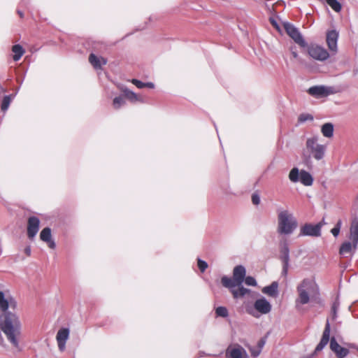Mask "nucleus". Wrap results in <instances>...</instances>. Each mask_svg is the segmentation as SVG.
I'll return each instance as SVG.
<instances>
[{"label":"nucleus","mask_w":358,"mask_h":358,"mask_svg":"<svg viewBox=\"0 0 358 358\" xmlns=\"http://www.w3.org/2000/svg\"><path fill=\"white\" fill-rule=\"evenodd\" d=\"M0 329L6 335L9 343L15 348H19V338L21 335L22 324L19 316L6 308L1 310Z\"/></svg>","instance_id":"f257e3e1"},{"label":"nucleus","mask_w":358,"mask_h":358,"mask_svg":"<svg viewBox=\"0 0 358 358\" xmlns=\"http://www.w3.org/2000/svg\"><path fill=\"white\" fill-rule=\"evenodd\" d=\"M277 212V232L279 235L289 236L298 227V222L294 214L287 209L278 208Z\"/></svg>","instance_id":"f03ea898"},{"label":"nucleus","mask_w":358,"mask_h":358,"mask_svg":"<svg viewBox=\"0 0 358 358\" xmlns=\"http://www.w3.org/2000/svg\"><path fill=\"white\" fill-rule=\"evenodd\" d=\"M298 298L296 299V306L309 303L311 298L319 294V287L315 281L310 278L303 279L297 286Z\"/></svg>","instance_id":"7ed1b4c3"},{"label":"nucleus","mask_w":358,"mask_h":358,"mask_svg":"<svg viewBox=\"0 0 358 358\" xmlns=\"http://www.w3.org/2000/svg\"><path fill=\"white\" fill-rule=\"evenodd\" d=\"M317 141V136L308 138L306 141V147L309 155H307L305 152L303 154V159L306 165L310 163V155L318 161L322 159L325 155L327 146L325 145L319 144Z\"/></svg>","instance_id":"20e7f679"},{"label":"nucleus","mask_w":358,"mask_h":358,"mask_svg":"<svg viewBox=\"0 0 358 358\" xmlns=\"http://www.w3.org/2000/svg\"><path fill=\"white\" fill-rule=\"evenodd\" d=\"M350 241L344 242L340 248L339 252L341 255L352 256L358 246V220L354 219L351 223L350 229Z\"/></svg>","instance_id":"39448f33"},{"label":"nucleus","mask_w":358,"mask_h":358,"mask_svg":"<svg viewBox=\"0 0 358 358\" xmlns=\"http://www.w3.org/2000/svg\"><path fill=\"white\" fill-rule=\"evenodd\" d=\"M246 275V269L242 265H238L234 268L233 277L223 276L221 278L222 285L226 288L236 287L241 285Z\"/></svg>","instance_id":"423d86ee"},{"label":"nucleus","mask_w":358,"mask_h":358,"mask_svg":"<svg viewBox=\"0 0 358 358\" xmlns=\"http://www.w3.org/2000/svg\"><path fill=\"white\" fill-rule=\"evenodd\" d=\"M289 178L293 182L300 181L305 186H310L313 182V178L308 172L304 170L299 172L298 168L296 167L290 171Z\"/></svg>","instance_id":"0eeeda50"},{"label":"nucleus","mask_w":358,"mask_h":358,"mask_svg":"<svg viewBox=\"0 0 358 358\" xmlns=\"http://www.w3.org/2000/svg\"><path fill=\"white\" fill-rule=\"evenodd\" d=\"M283 27L286 33L296 43L303 48L307 46V43L296 27L288 22H285L283 24Z\"/></svg>","instance_id":"6e6552de"},{"label":"nucleus","mask_w":358,"mask_h":358,"mask_svg":"<svg viewBox=\"0 0 358 358\" xmlns=\"http://www.w3.org/2000/svg\"><path fill=\"white\" fill-rule=\"evenodd\" d=\"M322 223L316 224L306 223L301 227L299 236L319 237L321 236Z\"/></svg>","instance_id":"1a4fd4ad"},{"label":"nucleus","mask_w":358,"mask_h":358,"mask_svg":"<svg viewBox=\"0 0 358 358\" xmlns=\"http://www.w3.org/2000/svg\"><path fill=\"white\" fill-rule=\"evenodd\" d=\"M309 55L315 60L325 61L329 57L327 50L320 45H311L308 50Z\"/></svg>","instance_id":"9d476101"},{"label":"nucleus","mask_w":358,"mask_h":358,"mask_svg":"<svg viewBox=\"0 0 358 358\" xmlns=\"http://www.w3.org/2000/svg\"><path fill=\"white\" fill-rule=\"evenodd\" d=\"M225 356L226 358H248L246 350L239 344L229 345Z\"/></svg>","instance_id":"9b49d317"},{"label":"nucleus","mask_w":358,"mask_h":358,"mask_svg":"<svg viewBox=\"0 0 358 358\" xmlns=\"http://www.w3.org/2000/svg\"><path fill=\"white\" fill-rule=\"evenodd\" d=\"M308 93L312 96L319 99L329 96L333 93L332 87L324 85H315L310 87L307 90Z\"/></svg>","instance_id":"f8f14e48"},{"label":"nucleus","mask_w":358,"mask_h":358,"mask_svg":"<svg viewBox=\"0 0 358 358\" xmlns=\"http://www.w3.org/2000/svg\"><path fill=\"white\" fill-rule=\"evenodd\" d=\"M254 308L256 312L262 315H266L271 312L272 306L266 298L262 296L255 301Z\"/></svg>","instance_id":"ddd939ff"},{"label":"nucleus","mask_w":358,"mask_h":358,"mask_svg":"<svg viewBox=\"0 0 358 358\" xmlns=\"http://www.w3.org/2000/svg\"><path fill=\"white\" fill-rule=\"evenodd\" d=\"M40 220L36 216H31L28 219L27 236L29 239H33L39 230Z\"/></svg>","instance_id":"4468645a"},{"label":"nucleus","mask_w":358,"mask_h":358,"mask_svg":"<svg viewBox=\"0 0 358 358\" xmlns=\"http://www.w3.org/2000/svg\"><path fill=\"white\" fill-rule=\"evenodd\" d=\"M17 301L13 297H6L4 293L0 291V310H5L9 308L15 310L17 308Z\"/></svg>","instance_id":"2eb2a0df"},{"label":"nucleus","mask_w":358,"mask_h":358,"mask_svg":"<svg viewBox=\"0 0 358 358\" xmlns=\"http://www.w3.org/2000/svg\"><path fill=\"white\" fill-rule=\"evenodd\" d=\"M69 336V330L67 328L60 329L56 336L59 350L64 351L66 348V343Z\"/></svg>","instance_id":"dca6fc26"},{"label":"nucleus","mask_w":358,"mask_h":358,"mask_svg":"<svg viewBox=\"0 0 358 358\" xmlns=\"http://www.w3.org/2000/svg\"><path fill=\"white\" fill-rule=\"evenodd\" d=\"M330 348L338 358H345L349 354V350L341 346L335 338H331L330 340Z\"/></svg>","instance_id":"f3484780"},{"label":"nucleus","mask_w":358,"mask_h":358,"mask_svg":"<svg viewBox=\"0 0 358 358\" xmlns=\"http://www.w3.org/2000/svg\"><path fill=\"white\" fill-rule=\"evenodd\" d=\"M338 38V32L336 30H331L327 33V43L331 51H337V42Z\"/></svg>","instance_id":"a211bd4d"},{"label":"nucleus","mask_w":358,"mask_h":358,"mask_svg":"<svg viewBox=\"0 0 358 358\" xmlns=\"http://www.w3.org/2000/svg\"><path fill=\"white\" fill-rule=\"evenodd\" d=\"M330 324L329 321H327L324 330L322 334V338L318 343V345L316 346L315 352H317L321 351L328 343L329 341V336H330Z\"/></svg>","instance_id":"6ab92c4d"},{"label":"nucleus","mask_w":358,"mask_h":358,"mask_svg":"<svg viewBox=\"0 0 358 358\" xmlns=\"http://www.w3.org/2000/svg\"><path fill=\"white\" fill-rule=\"evenodd\" d=\"M262 292L271 297H277L278 295V283L276 281L273 282L270 285L266 286L262 289Z\"/></svg>","instance_id":"aec40b11"},{"label":"nucleus","mask_w":358,"mask_h":358,"mask_svg":"<svg viewBox=\"0 0 358 358\" xmlns=\"http://www.w3.org/2000/svg\"><path fill=\"white\" fill-rule=\"evenodd\" d=\"M89 62L96 69L101 68L102 65L107 63V60L103 57H98L94 53H91L89 56Z\"/></svg>","instance_id":"412c9836"},{"label":"nucleus","mask_w":358,"mask_h":358,"mask_svg":"<svg viewBox=\"0 0 358 358\" xmlns=\"http://www.w3.org/2000/svg\"><path fill=\"white\" fill-rule=\"evenodd\" d=\"M236 287H238V289H236L235 287L228 288L234 299L243 297L250 292V289L245 288L242 285H236Z\"/></svg>","instance_id":"4be33fe9"},{"label":"nucleus","mask_w":358,"mask_h":358,"mask_svg":"<svg viewBox=\"0 0 358 358\" xmlns=\"http://www.w3.org/2000/svg\"><path fill=\"white\" fill-rule=\"evenodd\" d=\"M280 259L282 263L289 264V249L286 241L280 244Z\"/></svg>","instance_id":"5701e85b"},{"label":"nucleus","mask_w":358,"mask_h":358,"mask_svg":"<svg viewBox=\"0 0 358 358\" xmlns=\"http://www.w3.org/2000/svg\"><path fill=\"white\" fill-rule=\"evenodd\" d=\"M321 131L322 135L327 138H331L334 135V125L333 124L328 122L325 123L322 126Z\"/></svg>","instance_id":"b1692460"},{"label":"nucleus","mask_w":358,"mask_h":358,"mask_svg":"<svg viewBox=\"0 0 358 358\" xmlns=\"http://www.w3.org/2000/svg\"><path fill=\"white\" fill-rule=\"evenodd\" d=\"M12 51L14 53L13 55V59L14 61L17 62L18 60L20 59V58L22 57V56L24 55V48H22V45H19V44H17V45H14L13 47H12Z\"/></svg>","instance_id":"393cba45"},{"label":"nucleus","mask_w":358,"mask_h":358,"mask_svg":"<svg viewBox=\"0 0 358 358\" xmlns=\"http://www.w3.org/2000/svg\"><path fill=\"white\" fill-rule=\"evenodd\" d=\"M123 92V96L124 98H127L130 101L134 103L136 101H141V99L138 97V96L134 93V92L129 90L127 88H124L122 90Z\"/></svg>","instance_id":"a878e982"},{"label":"nucleus","mask_w":358,"mask_h":358,"mask_svg":"<svg viewBox=\"0 0 358 358\" xmlns=\"http://www.w3.org/2000/svg\"><path fill=\"white\" fill-rule=\"evenodd\" d=\"M51 229L49 227L44 228L41 234L40 238L44 242L50 241L52 238Z\"/></svg>","instance_id":"bb28decb"},{"label":"nucleus","mask_w":358,"mask_h":358,"mask_svg":"<svg viewBox=\"0 0 358 358\" xmlns=\"http://www.w3.org/2000/svg\"><path fill=\"white\" fill-rule=\"evenodd\" d=\"M326 2L334 11L341 10V4L337 0H326Z\"/></svg>","instance_id":"cd10ccee"},{"label":"nucleus","mask_w":358,"mask_h":358,"mask_svg":"<svg viewBox=\"0 0 358 358\" xmlns=\"http://www.w3.org/2000/svg\"><path fill=\"white\" fill-rule=\"evenodd\" d=\"M125 104V100L124 96H116L113 101V107L115 109L120 108L121 106Z\"/></svg>","instance_id":"c85d7f7f"},{"label":"nucleus","mask_w":358,"mask_h":358,"mask_svg":"<svg viewBox=\"0 0 358 358\" xmlns=\"http://www.w3.org/2000/svg\"><path fill=\"white\" fill-rule=\"evenodd\" d=\"M313 115L310 113H301L299 115L298 122L302 124L307 121H313Z\"/></svg>","instance_id":"c756f323"},{"label":"nucleus","mask_w":358,"mask_h":358,"mask_svg":"<svg viewBox=\"0 0 358 358\" xmlns=\"http://www.w3.org/2000/svg\"><path fill=\"white\" fill-rule=\"evenodd\" d=\"M11 100H12L11 95H6L3 97V99L1 101V108L3 111H6L8 108L10 103L11 102Z\"/></svg>","instance_id":"7c9ffc66"},{"label":"nucleus","mask_w":358,"mask_h":358,"mask_svg":"<svg viewBox=\"0 0 358 358\" xmlns=\"http://www.w3.org/2000/svg\"><path fill=\"white\" fill-rule=\"evenodd\" d=\"M217 317H227L229 315L228 310L224 306H219L215 309Z\"/></svg>","instance_id":"2f4dec72"},{"label":"nucleus","mask_w":358,"mask_h":358,"mask_svg":"<svg viewBox=\"0 0 358 358\" xmlns=\"http://www.w3.org/2000/svg\"><path fill=\"white\" fill-rule=\"evenodd\" d=\"M197 264H198V267H199V270L202 273L206 271V269L208 268L207 262L201 259H198Z\"/></svg>","instance_id":"473e14b6"},{"label":"nucleus","mask_w":358,"mask_h":358,"mask_svg":"<svg viewBox=\"0 0 358 358\" xmlns=\"http://www.w3.org/2000/svg\"><path fill=\"white\" fill-rule=\"evenodd\" d=\"M244 281L247 285H249V286H256L257 285L256 280L252 276L245 277L244 279Z\"/></svg>","instance_id":"72a5a7b5"},{"label":"nucleus","mask_w":358,"mask_h":358,"mask_svg":"<svg viewBox=\"0 0 358 358\" xmlns=\"http://www.w3.org/2000/svg\"><path fill=\"white\" fill-rule=\"evenodd\" d=\"M252 202L254 205L257 206L260 203L261 199L258 193L255 192L252 194Z\"/></svg>","instance_id":"f704fd0d"},{"label":"nucleus","mask_w":358,"mask_h":358,"mask_svg":"<svg viewBox=\"0 0 358 358\" xmlns=\"http://www.w3.org/2000/svg\"><path fill=\"white\" fill-rule=\"evenodd\" d=\"M289 266V264L282 263V272H281V275L282 276L286 277L287 275Z\"/></svg>","instance_id":"c9c22d12"},{"label":"nucleus","mask_w":358,"mask_h":358,"mask_svg":"<svg viewBox=\"0 0 358 358\" xmlns=\"http://www.w3.org/2000/svg\"><path fill=\"white\" fill-rule=\"evenodd\" d=\"M131 83L139 89H142V88L145 87V83H143L142 81L138 80L137 79H133L131 80Z\"/></svg>","instance_id":"e433bc0d"},{"label":"nucleus","mask_w":358,"mask_h":358,"mask_svg":"<svg viewBox=\"0 0 358 358\" xmlns=\"http://www.w3.org/2000/svg\"><path fill=\"white\" fill-rule=\"evenodd\" d=\"M250 353H251L252 356H253L255 357L259 356V355L261 352L260 349H259L257 348H251L250 349Z\"/></svg>","instance_id":"4c0bfd02"},{"label":"nucleus","mask_w":358,"mask_h":358,"mask_svg":"<svg viewBox=\"0 0 358 358\" xmlns=\"http://www.w3.org/2000/svg\"><path fill=\"white\" fill-rule=\"evenodd\" d=\"M331 234L335 236L336 237L338 234H339V232H340V229H338L337 227H334L331 230Z\"/></svg>","instance_id":"58836bf2"},{"label":"nucleus","mask_w":358,"mask_h":358,"mask_svg":"<svg viewBox=\"0 0 358 358\" xmlns=\"http://www.w3.org/2000/svg\"><path fill=\"white\" fill-rule=\"evenodd\" d=\"M265 345V341L264 339H261L257 343V348L260 349L262 351V349L263 348L264 345Z\"/></svg>","instance_id":"ea45409f"},{"label":"nucleus","mask_w":358,"mask_h":358,"mask_svg":"<svg viewBox=\"0 0 358 358\" xmlns=\"http://www.w3.org/2000/svg\"><path fill=\"white\" fill-rule=\"evenodd\" d=\"M46 243H48V246L52 249H54L56 247L55 241L52 239L50 241H47Z\"/></svg>","instance_id":"a19ab883"},{"label":"nucleus","mask_w":358,"mask_h":358,"mask_svg":"<svg viewBox=\"0 0 358 358\" xmlns=\"http://www.w3.org/2000/svg\"><path fill=\"white\" fill-rule=\"evenodd\" d=\"M145 87L150 88V89H153L155 87V85L153 83H151V82L145 83Z\"/></svg>","instance_id":"79ce46f5"},{"label":"nucleus","mask_w":358,"mask_h":358,"mask_svg":"<svg viewBox=\"0 0 358 358\" xmlns=\"http://www.w3.org/2000/svg\"><path fill=\"white\" fill-rule=\"evenodd\" d=\"M24 253L27 255V256H29L31 255V247L30 246H27L25 248H24Z\"/></svg>","instance_id":"37998d69"},{"label":"nucleus","mask_w":358,"mask_h":358,"mask_svg":"<svg viewBox=\"0 0 358 358\" xmlns=\"http://www.w3.org/2000/svg\"><path fill=\"white\" fill-rule=\"evenodd\" d=\"M291 53H292V55L293 56L294 58H297L298 57V53L296 52V50L294 48H291Z\"/></svg>","instance_id":"c03bdc74"},{"label":"nucleus","mask_w":358,"mask_h":358,"mask_svg":"<svg viewBox=\"0 0 358 358\" xmlns=\"http://www.w3.org/2000/svg\"><path fill=\"white\" fill-rule=\"evenodd\" d=\"M331 310H332L333 315H334V317H335L336 315V310H337V306H336V303H334Z\"/></svg>","instance_id":"a18cd8bd"},{"label":"nucleus","mask_w":358,"mask_h":358,"mask_svg":"<svg viewBox=\"0 0 358 358\" xmlns=\"http://www.w3.org/2000/svg\"><path fill=\"white\" fill-rule=\"evenodd\" d=\"M341 224H342L341 220H338V222L336 223V224L335 225V227H337L338 229H339L341 230Z\"/></svg>","instance_id":"49530a36"},{"label":"nucleus","mask_w":358,"mask_h":358,"mask_svg":"<svg viewBox=\"0 0 358 358\" xmlns=\"http://www.w3.org/2000/svg\"><path fill=\"white\" fill-rule=\"evenodd\" d=\"M248 313H250V315H252V316H254L255 317H259V315L256 313H255V312H253L252 310H248Z\"/></svg>","instance_id":"de8ad7c7"},{"label":"nucleus","mask_w":358,"mask_h":358,"mask_svg":"<svg viewBox=\"0 0 358 358\" xmlns=\"http://www.w3.org/2000/svg\"><path fill=\"white\" fill-rule=\"evenodd\" d=\"M17 13L18 15H20V17H24V14L21 11V10H17Z\"/></svg>","instance_id":"09e8293b"},{"label":"nucleus","mask_w":358,"mask_h":358,"mask_svg":"<svg viewBox=\"0 0 358 358\" xmlns=\"http://www.w3.org/2000/svg\"><path fill=\"white\" fill-rule=\"evenodd\" d=\"M271 23H272L273 25H274L275 27L277 26V23L274 20H272Z\"/></svg>","instance_id":"8fccbe9b"},{"label":"nucleus","mask_w":358,"mask_h":358,"mask_svg":"<svg viewBox=\"0 0 358 358\" xmlns=\"http://www.w3.org/2000/svg\"><path fill=\"white\" fill-rule=\"evenodd\" d=\"M319 223H322V226L326 224L325 222H324V219H322V220L321 222H320Z\"/></svg>","instance_id":"3c124183"},{"label":"nucleus","mask_w":358,"mask_h":358,"mask_svg":"<svg viewBox=\"0 0 358 358\" xmlns=\"http://www.w3.org/2000/svg\"><path fill=\"white\" fill-rule=\"evenodd\" d=\"M357 351H358V348H357Z\"/></svg>","instance_id":"603ef678"}]
</instances>
